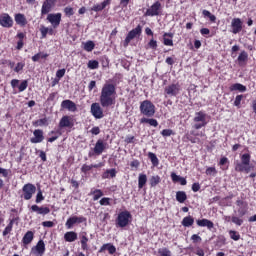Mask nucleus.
<instances>
[{"mask_svg": "<svg viewBox=\"0 0 256 256\" xmlns=\"http://www.w3.org/2000/svg\"><path fill=\"white\" fill-rule=\"evenodd\" d=\"M109 201H110L109 198H102L100 200V205H109Z\"/></svg>", "mask_w": 256, "mask_h": 256, "instance_id": "nucleus-64", "label": "nucleus"}, {"mask_svg": "<svg viewBox=\"0 0 256 256\" xmlns=\"http://www.w3.org/2000/svg\"><path fill=\"white\" fill-rule=\"evenodd\" d=\"M148 45L150 49H157V42L154 39H151Z\"/></svg>", "mask_w": 256, "mask_h": 256, "instance_id": "nucleus-60", "label": "nucleus"}, {"mask_svg": "<svg viewBox=\"0 0 256 256\" xmlns=\"http://www.w3.org/2000/svg\"><path fill=\"white\" fill-rule=\"evenodd\" d=\"M247 59H249V54H247L245 52V50H243L240 55L238 56V62L239 63H245V61H247Z\"/></svg>", "mask_w": 256, "mask_h": 256, "instance_id": "nucleus-40", "label": "nucleus"}, {"mask_svg": "<svg viewBox=\"0 0 256 256\" xmlns=\"http://www.w3.org/2000/svg\"><path fill=\"white\" fill-rule=\"evenodd\" d=\"M229 235H230L231 239H233V241H239V239H241V235H239V234L237 233V231L231 230V231L229 232Z\"/></svg>", "mask_w": 256, "mask_h": 256, "instance_id": "nucleus-47", "label": "nucleus"}, {"mask_svg": "<svg viewBox=\"0 0 256 256\" xmlns=\"http://www.w3.org/2000/svg\"><path fill=\"white\" fill-rule=\"evenodd\" d=\"M44 199L45 197H43V192L39 190L36 195V203H41V201H43Z\"/></svg>", "mask_w": 256, "mask_h": 256, "instance_id": "nucleus-54", "label": "nucleus"}, {"mask_svg": "<svg viewBox=\"0 0 256 256\" xmlns=\"http://www.w3.org/2000/svg\"><path fill=\"white\" fill-rule=\"evenodd\" d=\"M149 181L151 187H157L161 183V177L159 175L152 176Z\"/></svg>", "mask_w": 256, "mask_h": 256, "instance_id": "nucleus-36", "label": "nucleus"}, {"mask_svg": "<svg viewBox=\"0 0 256 256\" xmlns=\"http://www.w3.org/2000/svg\"><path fill=\"white\" fill-rule=\"evenodd\" d=\"M171 179L174 183H180V185H187V180L175 173L171 174Z\"/></svg>", "mask_w": 256, "mask_h": 256, "instance_id": "nucleus-26", "label": "nucleus"}, {"mask_svg": "<svg viewBox=\"0 0 256 256\" xmlns=\"http://www.w3.org/2000/svg\"><path fill=\"white\" fill-rule=\"evenodd\" d=\"M32 253H34V255H43V253H45V242H43V240H40L35 248H32Z\"/></svg>", "mask_w": 256, "mask_h": 256, "instance_id": "nucleus-19", "label": "nucleus"}, {"mask_svg": "<svg viewBox=\"0 0 256 256\" xmlns=\"http://www.w3.org/2000/svg\"><path fill=\"white\" fill-rule=\"evenodd\" d=\"M11 231H13V225L9 223L2 233L3 237H7Z\"/></svg>", "mask_w": 256, "mask_h": 256, "instance_id": "nucleus-48", "label": "nucleus"}, {"mask_svg": "<svg viewBox=\"0 0 256 256\" xmlns=\"http://www.w3.org/2000/svg\"><path fill=\"white\" fill-rule=\"evenodd\" d=\"M92 133V135H99V133H101V130L99 129V127H93L90 131Z\"/></svg>", "mask_w": 256, "mask_h": 256, "instance_id": "nucleus-62", "label": "nucleus"}, {"mask_svg": "<svg viewBox=\"0 0 256 256\" xmlns=\"http://www.w3.org/2000/svg\"><path fill=\"white\" fill-rule=\"evenodd\" d=\"M235 171H238L239 173L245 172V164L237 163L235 167Z\"/></svg>", "mask_w": 256, "mask_h": 256, "instance_id": "nucleus-51", "label": "nucleus"}, {"mask_svg": "<svg viewBox=\"0 0 256 256\" xmlns=\"http://www.w3.org/2000/svg\"><path fill=\"white\" fill-rule=\"evenodd\" d=\"M161 2L156 1L145 13V17H155L161 13Z\"/></svg>", "mask_w": 256, "mask_h": 256, "instance_id": "nucleus-8", "label": "nucleus"}, {"mask_svg": "<svg viewBox=\"0 0 256 256\" xmlns=\"http://www.w3.org/2000/svg\"><path fill=\"white\" fill-rule=\"evenodd\" d=\"M176 201H178V203L186 202L187 201V193H185V191L176 192Z\"/></svg>", "mask_w": 256, "mask_h": 256, "instance_id": "nucleus-29", "label": "nucleus"}, {"mask_svg": "<svg viewBox=\"0 0 256 256\" xmlns=\"http://www.w3.org/2000/svg\"><path fill=\"white\" fill-rule=\"evenodd\" d=\"M33 237H34V234H33V231H28L23 239H22V243L24 245H29L32 241H33Z\"/></svg>", "mask_w": 256, "mask_h": 256, "instance_id": "nucleus-27", "label": "nucleus"}, {"mask_svg": "<svg viewBox=\"0 0 256 256\" xmlns=\"http://www.w3.org/2000/svg\"><path fill=\"white\" fill-rule=\"evenodd\" d=\"M164 93H165V95H168L169 97H177V95H179V93H181V85H179V83L170 84L165 87Z\"/></svg>", "mask_w": 256, "mask_h": 256, "instance_id": "nucleus-5", "label": "nucleus"}, {"mask_svg": "<svg viewBox=\"0 0 256 256\" xmlns=\"http://www.w3.org/2000/svg\"><path fill=\"white\" fill-rule=\"evenodd\" d=\"M206 175H209L210 177H215V175H217V169H215V167L207 168Z\"/></svg>", "mask_w": 256, "mask_h": 256, "instance_id": "nucleus-46", "label": "nucleus"}, {"mask_svg": "<svg viewBox=\"0 0 256 256\" xmlns=\"http://www.w3.org/2000/svg\"><path fill=\"white\" fill-rule=\"evenodd\" d=\"M93 169L92 165L84 164L81 168L82 173H87L88 171H91Z\"/></svg>", "mask_w": 256, "mask_h": 256, "instance_id": "nucleus-56", "label": "nucleus"}, {"mask_svg": "<svg viewBox=\"0 0 256 256\" xmlns=\"http://www.w3.org/2000/svg\"><path fill=\"white\" fill-rule=\"evenodd\" d=\"M142 31L143 27H141V25H138L136 28L132 29L126 36V39L124 40V47H129V43H131V41H133V39H135L137 35H141Z\"/></svg>", "mask_w": 256, "mask_h": 256, "instance_id": "nucleus-3", "label": "nucleus"}, {"mask_svg": "<svg viewBox=\"0 0 256 256\" xmlns=\"http://www.w3.org/2000/svg\"><path fill=\"white\" fill-rule=\"evenodd\" d=\"M34 137L30 139V143H43V140L45 139V136L43 135V130L41 129H36L33 132Z\"/></svg>", "mask_w": 256, "mask_h": 256, "instance_id": "nucleus-14", "label": "nucleus"}, {"mask_svg": "<svg viewBox=\"0 0 256 256\" xmlns=\"http://www.w3.org/2000/svg\"><path fill=\"white\" fill-rule=\"evenodd\" d=\"M109 3H111L110 0H105L101 4L94 5L92 7V11H96V12L103 11V9H105V7H107V5H109Z\"/></svg>", "mask_w": 256, "mask_h": 256, "instance_id": "nucleus-30", "label": "nucleus"}, {"mask_svg": "<svg viewBox=\"0 0 256 256\" xmlns=\"http://www.w3.org/2000/svg\"><path fill=\"white\" fill-rule=\"evenodd\" d=\"M241 163L245 166L249 165L251 163V155L250 154H243L241 156Z\"/></svg>", "mask_w": 256, "mask_h": 256, "instance_id": "nucleus-38", "label": "nucleus"}, {"mask_svg": "<svg viewBox=\"0 0 256 256\" xmlns=\"http://www.w3.org/2000/svg\"><path fill=\"white\" fill-rule=\"evenodd\" d=\"M232 33L237 35L243 30V21L240 18H233L231 22Z\"/></svg>", "mask_w": 256, "mask_h": 256, "instance_id": "nucleus-10", "label": "nucleus"}, {"mask_svg": "<svg viewBox=\"0 0 256 256\" xmlns=\"http://www.w3.org/2000/svg\"><path fill=\"white\" fill-rule=\"evenodd\" d=\"M199 189H201V185H199V183H194L192 185V191H194V193H197V191H199Z\"/></svg>", "mask_w": 256, "mask_h": 256, "instance_id": "nucleus-63", "label": "nucleus"}, {"mask_svg": "<svg viewBox=\"0 0 256 256\" xmlns=\"http://www.w3.org/2000/svg\"><path fill=\"white\" fill-rule=\"evenodd\" d=\"M95 49V43L93 41H87L84 43V51L91 52Z\"/></svg>", "mask_w": 256, "mask_h": 256, "instance_id": "nucleus-39", "label": "nucleus"}, {"mask_svg": "<svg viewBox=\"0 0 256 256\" xmlns=\"http://www.w3.org/2000/svg\"><path fill=\"white\" fill-rule=\"evenodd\" d=\"M198 227H207V229H213L215 227V224L209 219H201L196 221Z\"/></svg>", "mask_w": 256, "mask_h": 256, "instance_id": "nucleus-22", "label": "nucleus"}, {"mask_svg": "<svg viewBox=\"0 0 256 256\" xmlns=\"http://www.w3.org/2000/svg\"><path fill=\"white\" fill-rule=\"evenodd\" d=\"M23 67H25V65H23V63H18L16 65V67L14 68L15 73H19V71H23Z\"/></svg>", "mask_w": 256, "mask_h": 256, "instance_id": "nucleus-59", "label": "nucleus"}, {"mask_svg": "<svg viewBox=\"0 0 256 256\" xmlns=\"http://www.w3.org/2000/svg\"><path fill=\"white\" fill-rule=\"evenodd\" d=\"M161 135L163 137H171V135H173V130H171V129H164V130H162Z\"/></svg>", "mask_w": 256, "mask_h": 256, "instance_id": "nucleus-53", "label": "nucleus"}, {"mask_svg": "<svg viewBox=\"0 0 256 256\" xmlns=\"http://www.w3.org/2000/svg\"><path fill=\"white\" fill-rule=\"evenodd\" d=\"M88 68L89 69H98L99 68V62L97 60H90L88 62Z\"/></svg>", "mask_w": 256, "mask_h": 256, "instance_id": "nucleus-45", "label": "nucleus"}, {"mask_svg": "<svg viewBox=\"0 0 256 256\" xmlns=\"http://www.w3.org/2000/svg\"><path fill=\"white\" fill-rule=\"evenodd\" d=\"M62 109H67L68 111H71L72 113H75L77 111V104L71 100H63L61 103Z\"/></svg>", "mask_w": 256, "mask_h": 256, "instance_id": "nucleus-16", "label": "nucleus"}, {"mask_svg": "<svg viewBox=\"0 0 256 256\" xmlns=\"http://www.w3.org/2000/svg\"><path fill=\"white\" fill-rule=\"evenodd\" d=\"M14 21L17 25H20V27H25V25H27V18L21 13L15 14Z\"/></svg>", "mask_w": 256, "mask_h": 256, "instance_id": "nucleus-21", "label": "nucleus"}, {"mask_svg": "<svg viewBox=\"0 0 256 256\" xmlns=\"http://www.w3.org/2000/svg\"><path fill=\"white\" fill-rule=\"evenodd\" d=\"M159 255L161 256H171V251L167 248H162L158 251Z\"/></svg>", "mask_w": 256, "mask_h": 256, "instance_id": "nucleus-50", "label": "nucleus"}, {"mask_svg": "<svg viewBox=\"0 0 256 256\" xmlns=\"http://www.w3.org/2000/svg\"><path fill=\"white\" fill-rule=\"evenodd\" d=\"M232 223H234L235 225H238L239 227H241V225H243V219L237 217V216H233L232 217Z\"/></svg>", "mask_w": 256, "mask_h": 256, "instance_id": "nucleus-49", "label": "nucleus"}, {"mask_svg": "<svg viewBox=\"0 0 256 256\" xmlns=\"http://www.w3.org/2000/svg\"><path fill=\"white\" fill-rule=\"evenodd\" d=\"M140 112L146 117H153L155 115V105L151 101L145 100L140 104Z\"/></svg>", "mask_w": 256, "mask_h": 256, "instance_id": "nucleus-2", "label": "nucleus"}, {"mask_svg": "<svg viewBox=\"0 0 256 256\" xmlns=\"http://www.w3.org/2000/svg\"><path fill=\"white\" fill-rule=\"evenodd\" d=\"M147 183V175L145 174H139L138 177V187L139 189H143Z\"/></svg>", "mask_w": 256, "mask_h": 256, "instance_id": "nucleus-31", "label": "nucleus"}, {"mask_svg": "<svg viewBox=\"0 0 256 256\" xmlns=\"http://www.w3.org/2000/svg\"><path fill=\"white\" fill-rule=\"evenodd\" d=\"M207 115L203 112H196L194 117V122L199 123L194 125V129H201L202 127H205L207 125Z\"/></svg>", "mask_w": 256, "mask_h": 256, "instance_id": "nucleus-4", "label": "nucleus"}, {"mask_svg": "<svg viewBox=\"0 0 256 256\" xmlns=\"http://www.w3.org/2000/svg\"><path fill=\"white\" fill-rule=\"evenodd\" d=\"M22 191L24 193V199L26 201H29V199H31V197L35 195V192L37 191V187H35V185L31 183H28L23 186Z\"/></svg>", "mask_w": 256, "mask_h": 256, "instance_id": "nucleus-6", "label": "nucleus"}, {"mask_svg": "<svg viewBox=\"0 0 256 256\" xmlns=\"http://www.w3.org/2000/svg\"><path fill=\"white\" fill-rule=\"evenodd\" d=\"M92 194L94 195V201H98V199H101V197H103V192L100 189L94 190Z\"/></svg>", "mask_w": 256, "mask_h": 256, "instance_id": "nucleus-43", "label": "nucleus"}, {"mask_svg": "<svg viewBox=\"0 0 256 256\" xmlns=\"http://www.w3.org/2000/svg\"><path fill=\"white\" fill-rule=\"evenodd\" d=\"M117 175V171L115 169H109L106 170V172H104V174L102 175L103 179H109V177H111L113 179V177H116Z\"/></svg>", "mask_w": 256, "mask_h": 256, "instance_id": "nucleus-33", "label": "nucleus"}, {"mask_svg": "<svg viewBox=\"0 0 256 256\" xmlns=\"http://www.w3.org/2000/svg\"><path fill=\"white\" fill-rule=\"evenodd\" d=\"M164 45L168 46V47H173V40L167 38L166 36H164Z\"/></svg>", "mask_w": 256, "mask_h": 256, "instance_id": "nucleus-58", "label": "nucleus"}, {"mask_svg": "<svg viewBox=\"0 0 256 256\" xmlns=\"http://www.w3.org/2000/svg\"><path fill=\"white\" fill-rule=\"evenodd\" d=\"M47 21H49V23H51V25H52V27H54V29H57V27H59V25L61 24V13L49 14L47 16Z\"/></svg>", "mask_w": 256, "mask_h": 256, "instance_id": "nucleus-11", "label": "nucleus"}, {"mask_svg": "<svg viewBox=\"0 0 256 256\" xmlns=\"http://www.w3.org/2000/svg\"><path fill=\"white\" fill-rule=\"evenodd\" d=\"M42 225H43V227L51 228V227H53V225H55V223H53V221H44V222H42Z\"/></svg>", "mask_w": 256, "mask_h": 256, "instance_id": "nucleus-61", "label": "nucleus"}, {"mask_svg": "<svg viewBox=\"0 0 256 256\" xmlns=\"http://www.w3.org/2000/svg\"><path fill=\"white\" fill-rule=\"evenodd\" d=\"M106 249L110 255H114V253H116V251H117V248H115V246H113V244L107 243V244L102 245V247L99 250V253H103V251H106Z\"/></svg>", "mask_w": 256, "mask_h": 256, "instance_id": "nucleus-24", "label": "nucleus"}, {"mask_svg": "<svg viewBox=\"0 0 256 256\" xmlns=\"http://www.w3.org/2000/svg\"><path fill=\"white\" fill-rule=\"evenodd\" d=\"M27 87H29V82L27 80H23L21 84L18 86L19 92L23 93V91H25Z\"/></svg>", "mask_w": 256, "mask_h": 256, "instance_id": "nucleus-44", "label": "nucleus"}, {"mask_svg": "<svg viewBox=\"0 0 256 256\" xmlns=\"http://www.w3.org/2000/svg\"><path fill=\"white\" fill-rule=\"evenodd\" d=\"M59 127H61V129L65 127H69L71 129V127H73V120H71V117L69 116H63L59 122Z\"/></svg>", "mask_w": 256, "mask_h": 256, "instance_id": "nucleus-20", "label": "nucleus"}, {"mask_svg": "<svg viewBox=\"0 0 256 256\" xmlns=\"http://www.w3.org/2000/svg\"><path fill=\"white\" fill-rule=\"evenodd\" d=\"M0 25L6 29H10V27H13V18L9 14H2L0 16Z\"/></svg>", "mask_w": 256, "mask_h": 256, "instance_id": "nucleus-12", "label": "nucleus"}, {"mask_svg": "<svg viewBox=\"0 0 256 256\" xmlns=\"http://www.w3.org/2000/svg\"><path fill=\"white\" fill-rule=\"evenodd\" d=\"M56 1L57 0H45L42 5L41 14L47 15V13H50Z\"/></svg>", "mask_w": 256, "mask_h": 256, "instance_id": "nucleus-15", "label": "nucleus"}, {"mask_svg": "<svg viewBox=\"0 0 256 256\" xmlns=\"http://www.w3.org/2000/svg\"><path fill=\"white\" fill-rule=\"evenodd\" d=\"M56 77H57L58 79H61V78L65 77V69L57 70V72H56Z\"/></svg>", "mask_w": 256, "mask_h": 256, "instance_id": "nucleus-57", "label": "nucleus"}, {"mask_svg": "<svg viewBox=\"0 0 256 256\" xmlns=\"http://www.w3.org/2000/svg\"><path fill=\"white\" fill-rule=\"evenodd\" d=\"M141 123H148V125H151V127H157L159 125V122H157V120L151 118H142L140 120Z\"/></svg>", "mask_w": 256, "mask_h": 256, "instance_id": "nucleus-34", "label": "nucleus"}, {"mask_svg": "<svg viewBox=\"0 0 256 256\" xmlns=\"http://www.w3.org/2000/svg\"><path fill=\"white\" fill-rule=\"evenodd\" d=\"M202 14L204 15V17H208L210 19V21H212V23H215V21L217 20V17H215V15L211 14V12H209V10H203Z\"/></svg>", "mask_w": 256, "mask_h": 256, "instance_id": "nucleus-42", "label": "nucleus"}, {"mask_svg": "<svg viewBox=\"0 0 256 256\" xmlns=\"http://www.w3.org/2000/svg\"><path fill=\"white\" fill-rule=\"evenodd\" d=\"M31 211L38 215H49V213H51V209H49V207H39L38 205H32Z\"/></svg>", "mask_w": 256, "mask_h": 256, "instance_id": "nucleus-17", "label": "nucleus"}, {"mask_svg": "<svg viewBox=\"0 0 256 256\" xmlns=\"http://www.w3.org/2000/svg\"><path fill=\"white\" fill-rule=\"evenodd\" d=\"M64 239L68 243H73V241H77V233L74 231L66 232L64 234Z\"/></svg>", "mask_w": 256, "mask_h": 256, "instance_id": "nucleus-25", "label": "nucleus"}, {"mask_svg": "<svg viewBox=\"0 0 256 256\" xmlns=\"http://www.w3.org/2000/svg\"><path fill=\"white\" fill-rule=\"evenodd\" d=\"M129 219H131V213L129 211L121 212L117 218L119 227H127L129 225Z\"/></svg>", "mask_w": 256, "mask_h": 256, "instance_id": "nucleus-7", "label": "nucleus"}, {"mask_svg": "<svg viewBox=\"0 0 256 256\" xmlns=\"http://www.w3.org/2000/svg\"><path fill=\"white\" fill-rule=\"evenodd\" d=\"M107 149V143L103 142V140H98L94 147L95 155H101Z\"/></svg>", "mask_w": 256, "mask_h": 256, "instance_id": "nucleus-18", "label": "nucleus"}, {"mask_svg": "<svg viewBox=\"0 0 256 256\" xmlns=\"http://www.w3.org/2000/svg\"><path fill=\"white\" fill-rule=\"evenodd\" d=\"M40 33H41V39H46L47 35H54L55 30H53V28L41 26L40 27Z\"/></svg>", "mask_w": 256, "mask_h": 256, "instance_id": "nucleus-23", "label": "nucleus"}, {"mask_svg": "<svg viewBox=\"0 0 256 256\" xmlns=\"http://www.w3.org/2000/svg\"><path fill=\"white\" fill-rule=\"evenodd\" d=\"M230 91H240V93H245V91H247V87L243 84L236 83L230 87Z\"/></svg>", "mask_w": 256, "mask_h": 256, "instance_id": "nucleus-28", "label": "nucleus"}, {"mask_svg": "<svg viewBox=\"0 0 256 256\" xmlns=\"http://www.w3.org/2000/svg\"><path fill=\"white\" fill-rule=\"evenodd\" d=\"M85 221H87V218L83 216H73L66 221V227L67 229H71L76 223H85Z\"/></svg>", "mask_w": 256, "mask_h": 256, "instance_id": "nucleus-13", "label": "nucleus"}, {"mask_svg": "<svg viewBox=\"0 0 256 256\" xmlns=\"http://www.w3.org/2000/svg\"><path fill=\"white\" fill-rule=\"evenodd\" d=\"M34 127H45L49 125L47 118H42L33 122Z\"/></svg>", "mask_w": 256, "mask_h": 256, "instance_id": "nucleus-35", "label": "nucleus"}, {"mask_svg": "<svg viewBox=\"0 0 256 256\" xmlns=\"http://www.w3.org/2000/svg\"><path fill=\"white\" fill-rule=\"evenodd\" d=\"M88 242H89V238H87V236L83 235L81 237V245H82L83 251H87L89 249V246L87 245Z\"/></svg>", "mask_w": 256, "mask_h": 256, "instance_id": "nucleus-41", "label": "nucleus"}, {"mask_svg": "<svg viewBox=\"0 0 256 256\" xmlns=\"http://www.w3.org/2000/svg\"><path fill=\"white\" fill-rule=\"evenodd\" d=\"M64 13H65V15H67V17H71V16L75 15V12L73 11L72 7H66L64 9Z\"/></svg>", "mask_w": 256, "mask_h": 256, "instance_id": "nucleus-52", "label": "nucleus"}, {"mask_svg": "<svg viewBox=\"0 0 256 256\" xmlns=\"http://www.w3.org/2000/svg\"><path fill=\"white\" fill-rule=\"evenodd\" d=\"M90 111L95 119H103L105 117L103 108H101V104L99 103H92Z\"/></svg>", "mask_w": 256, "mask_h": 256, "instance_id": "nucleus-9", "label": "nucleus"}, {"mask_svg": "<svg viewBox=\"0 0 256 256\" xmlns=\"http://www.w3.org/2000/svg\"><path fill=\"white\" fill-rule=\"evenodd\" d=\"M115 95H117L115 85L104 84L100 94L101 107L107 108L111 107L112 105H115Z\"/></svg>", "mask_w": 256, "mask_h": 256, "instance_id": "nucleus-1", "label": "nucleus"}, {"mask_svg": "<svg viewBox=\"0 0 256 256\" xmlns=\"http://www.w3.org/2000/svg\"><path fill=\"white\" fill-rule=\"evenodd\" d=\"M148 157H149L152 165H154V167H157V165H159V158H157V155H155V153L149 152Z\"/></svg>", "mask_w": 256, "mask_h": 256, "instance_id": "nucleus-37", "label": "nucleus"}, {"mask_svg": "<svg viewBox=\"0 0 256 256\" xmlns=\"http://www.w3.org/2000/svg\"><path fill=\"white\" fill-rule=\"evenodd\" d=\"M242 100H243V95H237L234 101L235 107H239V105H241Z\"/></svg>", "mask_w": 256, "mask_h": 256, "instance_id": "nucleus-55", "label": "nucleus"}, {"mask_svg": "<svg viewBox=\"0 0 256 256\" xmlns=\"http://www.w3.org/2000/svg\"><path fill=\"white\" fill-rule=\"evenodd\" d=\"M195 223V219L192 216L184 217L182 220L183 227H191Z\"/></svg>", "mask_w": 256, "mask_h": 256, "instance_id": "nucleus-32", "label": "nucleus"}]
</instances>
